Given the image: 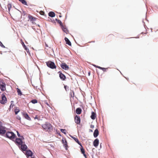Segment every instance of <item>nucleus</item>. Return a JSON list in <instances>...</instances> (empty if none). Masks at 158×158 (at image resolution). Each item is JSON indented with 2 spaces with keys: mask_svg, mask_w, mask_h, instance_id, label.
Returning a JSON list of instances; mask_svg holds the SVG:
<instances>
[{
  "mask_svg": "<svg viewBox=\"0 0 158 158\" xmlns=\"http://www.w3.org/2000/svg\"><path fill=\"white\" fill-rule=\"evenodd\" d=\"M42 127L43 129L46 131L51 132L53 130L52 125L48 122H46L44 124H42Z\"/></svg>",
  "mask_w": 158,
  "mask_h": 158,
  "instance_id": "1",
  "label": "nucleus"
},
{
  "mask_svg": "<svg viewBox=\"0 0 158 158\" xmlns=\"http://www.w3.org/2000/svg\"><path fill=\"white\" fill-rule=\"evenodd\" d=\"M6 137L12 140H13L16 137L15 135L12 132L8 131L6 133Z\"/></svg>",
  "mask_w": 158,
  "mask_h": 158,
  "instance_id": "2",
  "label": "nucleus"
},
{
  "mask_svg": "<svg viewBox=\"0 0 158 158\" xmlns=\"http://www.w3.org/2000/svg\"><path fill=\"white\" fill-rule=\"evenodd\" d=\"M47 66L52 69H55L56 68V66L55 63L52 61H49L46 62Z\"/></svg>",
  "mask_w": 158,
  "mask_h": 158,
  "instance_id": "3",
  "label": "nucleus"
},
{
  "mask_svg": "<svg viewBox=\"0 0 158 158\" xmlns=\"http://www.w3.org/2000/svg\"><path fill=\"white\" fill-rule=\"evenodd\" d=\"M6 84L2 80L0 81V89L1 91H4L6 90Z\"/></svg>",
  "mask_w": 158,
  "mask_h": 158,
  "instance_id": "4",
  "label": "nucleus"
},
{
  "mask_svg": "<svg viewBox=\"0 0 158 158\" xmlns=\"http://www.w3.org/2000/svg\"><path fill=\"white\" fill-rule=\"evenodd\" d=\"M23 139L22 138L21 139L18 138H16L15 139V143L19 147H20V145L24 142L22 141Z\"/></svg>",
  "mask_w": 158,
  "mask_h": 158,
  "instance_id": "5",
  "label": "nucleus"
},
{
  "mask_svg": "<svg viewBox=\"0 0 158 158\" xmlns=\"http://www.w3.org/2000/svg\"><path fill=\"white\" fill-rule=\"evenodd\" d=\"M25 155H26L27 158L29 156L32 157L33 155V153L30 150H26Z\"/></svg>",
  "mask_w": 158,
  "mask_h": 158,
  "instance_id": "6",
  "label": "nucleus"
},
{
  "mask_svg": "<svg viewBox=\"0 0 158 158\" xmlns=\"http://www.w3.org/2000/svg\"><path fill=\"white\" fill-rule=\"evenodd\" d=\"M75 122L77 124H80L81 122L80 118L79 116L76 115L74 118Z\"/></svg>",
  "mask_w": 158,
  "mask_h": 158,
  "instance_id": "7",
  "label": "nucleus"
},
{
  "mask_svg": "<svg viewBox=\"0 0 158 158\" xmlns=\"http://www.w3.org/2000/svg\"><path fill=\"white\" fill-rule=\"evenodd\" d=\"M20 147V148L23 151H26L27 148V146L25 144L24 142L21 144Z\"/></svg>",
  "mask_w": 158,
  "mask_h": 158,
  "instance_id": "8",
  "label": "nucleus"
},
{
  "mask_svg": "<svg viewBox=\"0 0 158 158\" xmlns=\"http://www.w3.org/2000/svg\"><path fill=\"white\" fill-rule=\"evenodd\" d=\"M6 133L5 127L0 125V134L3 135Z\"/></svg>",
  "mask_w": 158,
  "mask_h": 158,
  "instance_id": "9",
  "label": "nucleus"
},
{
  "mask_svg": "<svg viewBox=\"0 0 158 158\" xmlns=\"http://www.w3.org/2000/svg\"><path fill=\"white\" fill-rule=\"evenodd\" d=\"M7 101L6 98L5 96L4 95H2V100L0 101V102L2 104H5L6 103Z\"/></svg>",
  "mask_w": 158,
  "mask_h": 158,
  "instance_id": "10",
  "label": "nucleus"
},
{
  "mask_svg": "<svg viewBox=\"0 0 158 158\" xmlns=\"http://www.w3.org/2000/svg\"><path fill=\"white\" fill-rule=\"evenodd\" d=\"M61 67L63 69L65 70H67L69 69L68 66L65 63H62L61 64Z\"/></svg>",
  "mask_w": 158,
  "mask_h": 158,
  "instance_id": "11",
  "label": "nucleus"
},
{
  "mask_svg": "<svg viewBox=\"0 0 158 158\" xmlns=\"http://www.w3.org/2000/svg\"><path fill=\"white\" fill-rule=\"evenodd\" d=\"M59 73V77L63 81L65 80L66 78L65 76L62 73H60V72H58Z\"/></svg>",
  "mask_w": 158,
  "mask_h": 158,
  "instance_id": "12",
  "label": "nucleus"
},
{
  "mask_svg": "<svg viewBox=\"0 0 158 158\" xmlns=\"http://www.w3.org/2000/svg\"><path fill=\"white\" fill-rule=\"evenodd\" d=\"M61 27L63 31L64 32H65L66 34H68L69 33V31L66 28L65 26L63 25Z\"/></svg>",
  "mask_w": 158,
  "mask_h": 158,
  "instance_id": "13",
  "label": "nucleus"
},
{
  "mask_svg": "<svg viewBox=\"0 0 158 158\" xmlns=\"http://www.w3.org/2000/svg\"><path fill=\"white\" fill-rule=\"evenodd\" d=\"M99 144V140L96 139L93 142V145L95 147H97L98 145Z\"/></svg>",
  "mask_w": 158,
  "mask_h": 158,
  "instance_id": "14",
  "label": "nucleus"
},
{
  "mask_svg": "<svg viewBox=\"0 0 158 158\" xmlns=\"http://www.w3.org/2000/svg\"><path fill=\"white\" fill-rule=\"evenodd\" d=\"M28 18L29 20L32 23H34V21L35 20V18H34L32 16L29 15L28 16Z\"/></svg>",
  "mask_w": 158,
  "mask_h": 158,
  "instance_id": "15",
  "label": "nucleus"
},
{
  "mask_svg": "<svg viewBox=\"0 0 158 158\" xmlns=\"http://www.w3.org/2000/svg\"><path fill=\"white\" fill-rule=\"evenodd\" d=\"M99 135V131L97 129H96L94 131V136L95 138L97 137Z\"/></svg>",
  "mask_w": 158,
  "mask_h": 158,
  "instance_id": "16",
  "label": "nucleus"
},
{
  "mask_svg": "<svg viewBox=\"0 0 158 158\" xmlns=\"http://www.w3.org/2000/svg\"><path fill=\"white\" fill-rule=\"evenodd\" d=\"M96 117V115L95 113L92 112L91 113V115L90 117L92 119L94 120Z\"/></svg>",
  "mask_w": 158,
  "mask_h": 158,
  "instance_id": "17",
  "label": "nucleus"
},
{
  "mask_svg": "<svg viewBox=\"0 0 158 158\" xmlns=\"http://www.w3.org/2000/svg\"><path fill=\"white\" fill-rule=\"evenodd\" d=\"M72 138L74 139V140L77 143L80 145L81 147H82V145L81 143L79 142L78 139L77 138H76L75 137H73Z\"/></svg>",
  "mask_w": 158,
  "mask_h": 158,
  "instance_id": "18",
  "label": "nucleus"
},
{
  "mask_svg": "<svg viewBox=\"0 0 158 158\" xmlns=\"http://www.w3.org/2000/svg\"><path fill=\"white\" fill-rule=\"evenodd\" d=\"M64 40L65 41H66V44H68L70 46H71V42L68 38L65 37L64 38Z\"/></svg>",
  "mask_w": 158,
  "mask_h": 158,
  "instance_id": "19",
  "label": "nucleus"
},
{
  "mask_svg": "<svg viewBox=\"0 0 158 158\" xmlns=\"http://www.w3.org/2000/svg\"><path fill=\"white\" fill-rule=\"evenodd\" d=\"M81 109L80 108H78L76 110V113L77 114H80L81 113Z\"/></svg>",
  "mask_w": 158,
  "mask_h": 158,
  "instance_id": "20",
  "label": "nucleus"
},
{
  "mask_svg": "<svg viewBox=\"0 0 158 158\" xmlns=\"http://www.w3.org/2000/svg\"><path fill=\"white\" fill-rule=\"evenodd\" d=\"M81 152L84 155V156L86 158V155L85 154V151L84 149L83 148L82 146L81 148Z\"/></svg>",
  "mask_w": 158,
  "mask_h": 158,
  "instance_id": "21",
  "label": "nucleus"
},
{
  "mask_svg": "<svg viewBox=\"0 0 158 158\" xmlns=\"http://www.w3.org/2000/svg\"><path fill=\"white\" fill-rule=\"evenodd\" d=\"M23 115L24 117L27 119L28 120H30L31 119V118L29 117L27 113H24L23 114Z\"/></svg>",
  "mask_w": 158,
  "mask_h": 158,
  "instance_id": "22",
  "label": "nucleus"
},
{
  "mask_svg": "<svg viewBox=\"0 0 158 158\" xmlns=\"http://www.w3.org/2000/svg\"><path fill=\"white\" fill-rule=\"evenodd\" d=\"M48 15L50 17H53L55 16V13L54 12L51 11L49 13Z\"/></svg>",
  "mask_w": 158,
  "mask_h": 158,
  "instance_id": "23",
  "label": "nucleus"
},
{
  "mask_svg": "<svg viewBox=\"0 0 158 158\" xmlns=\"http://www.w3.org/2000/svg\"><path fill=\"white\" fill-rule=\"evenodd\" d=\"M70 97L73 98L74 96V93L73 90H71L70 94Z\"/></svg>",
  "mask_w": 158,
  "mask_h": 158,
  "instance_id": "24",
  "label": "nucleus"
},
{
  "mask_svg": "<svg viewBox=\"0 0 158 158\" xmlns=\"http://www.w3.org/2000/svg\"><path fill=\"white\" fill-rule=\"evenodd\" d=\"M22 4L24 5H27V2L25 0H19Z\"/></svg>",
  "mask_w": 158,
  "mask_h": 158,
  "instance_id": "25",
  "label": "nucleus"
},
{
  "mask_svg": "<svg viewBox=\"0 0 158 158\" xmlns=\"http://www.w3.org/2000/svg\"><path fill=\"white\" fill-rule=\"evenodd\" d=\"M19 111V110L18 107H16L15 110V114H17Z\"/></svg>",
  "mask_w": 158,
  "mask_h": 158,
  "instance_id": "26",
  "label": "nucleus"
},
{
  "mask_svg": "<svg viewBox=\"0 0 158 158\" xmlns=\"http://www.w3.org/2000/svg\"><path fill=\"white\" fill-rule=\"evenodd\" d=\"M21 44H22L23 47L25 49V50H27V48L26 47V46L25 45L24 42L22 41V40H21Z\"/></svg>",
  "mask_w": 158,
  "mask_h": 158,
  "instance_id": "27",
  "label": "nucleus"
},
{
  "mask_svg": "<svg viewBox=\"0 0 158 158\" xmlns=\"http://www.w3.org/2000/svg\"><path fill=\"white\" fill-rule=\"evenodd\" d=\"M17 91L18 95H20V96H21V95H22V93L20 90L18 88H17Z\"/></svg>",
  "mask_w": 158,
  "mask_h": 158,
  "instance_id": "28",
  "label": "nucleus"
},
{
  "mask_svg": "<svg viewBox=\"0 0 158 158\" xmlns=\"http://www.w3.org/2000/svg\"><path fill=\"white\" fill-rule=\"evenodd\" d=\"M56 21L57 22L60 24V25L61 27L63 25L62 24V23L61 21L60 20H58L57 19H56Z\"/></svg>",
  "mask_w": 158,
  "mask_h": 158,
  "instance_id": "29",
  "label": "nucleus"
},
{
  "mask_svg": "<svg viewBox=\"0 0 158 158\" xmlns=\"http://www.w3.org/2000/svg\"><path fill=\"white\" fill-rule=\"evenodd\" d=\"M31 102L33 104H35L38 102V101L37 100L35 99L31 100Z\"/></svg>",
  "mask_w": 158,
  "mask_h": 158,
  "instance_id": "30",
  "label": "nucleus"
},
{
  "mask_svg": "<svg viewBox=\"0 0 158 158\" xmlns=\"http://www.w3.org/2000/svg\"><path fill=\"white\" fill-rule=\"evenodd\" d=\"M7 7L8 8L9 11L10 9L11 8V7H12L10 3L8 4L7 5Z\"/></svg>",
  "mask_w": 158,
  "mask_h": 158,
  "instance_id": "31",
  "label": "nucleus"
},
{
  "mask_svg": "<svg viewBox=\"0 0 158 158\" xmlns=\"http://www.w3.org/2000/svg\"><path fill=\"white\" fill-rule=\"evenodd\" d=\"M64 88L65 90L67 91V90H69V87L67 86V85H64Z\"/></svg>",
  "mask_w": 158,
  "mask_h": 158,
  "instance_id": "32",
  "label": "nucleus"
},
{
  "mask_svg": "<svg viewBox=\"0 0 158 158\" xmlns=\"http://www.w3.org/2000/svg\"><path fill=\"white\" fill-rule=\"evenodd\" d=\"M17 135L19 137H21L22 139H24V138L23 136H20V134H19V132H18V131H17Z\"/></svg>",
  "mask_w": 158,
  "mask_h": 158,
  "instance_id": "33",
  "label": "nucleus"
},
{
  "mask_svg": "<svg viewBox=\"0 0 158 158\" xmlns=\"http://www.w3.org/2000/svg\"><path fill=\"white\" fill-rule=\"evenodd\" d=\"M62 141L64 142V146L65 147H66L67 146V141L66 140H65L64 142V141H63V140H62Z\"/></svg>",
  "mask_w": 158,
  "mask_h": 158,
  "instance_id": "34",
  "label": "nucleus"
},
{
  "mask_svg": "<svg viewBox=\"0 0 158 158\" xmlns=\"http://www.w3.org/2000/svg\"><path fill=\"white\" fill-rule=\"evenodd\" d=\"M0 46L3 48H5V46L0 41Z\"/></svg>",
  "mask_w": 158,
  "mask_h": 158,
  "instance_id": "35",
  "label": "nucleus"
},
{
  "mask_svg": "<svg viewBox=\"0 0 158 158\" xmlns=\"http://www.w3.org/2000/svg\"><path fill=\"white\" fill-rule=\"evenodd\" d=\"M60 131H61V132H62L64 133L65 134H66L65 132V129H61L60 130Z\"/></svg>",
  "mask_w": 158,
  "mask_h": 158,
  "instance_id": "36",
  "label": "nucleus"
},
{
  "mask_svg": "<svg viewBox=\"0 0 158 158\" xmlns=\"http://www.w3.org/2000/svg\"><path fill=\"white\" fill-rule=\"evenodd\" d=\"M102 69H102V70L104 72L106 71V70L108 69V68H103Z\"/></svg>",
  "mask_w": 158,
  "mask_h": 158,
  "instance_id": "37",
  "label": "nucleus"
},
{
  "mask_svg": "<svg viewBox=\"0 0 158 158\" xmlns=\"http://www.w3.org/2000/svg\"><path fill=\"white\" fill-rule=\"evenodd\" d=\"M14 106V105L12 104V103H11L10 106V109L11 108H13Z\"/></svg>",
  "mask_w": 158,
  "mask_h": 158,
  "instance_id": "38",
  "label": "nucleus"
},
{
  "mask_svg": "<svg viewBox=\"0 0 158 158\" xmlns=\"http://www.w3.org/2000/svg\"><path fill=\"white\" fill-rule=\"evenodd\" d=\"M102 68H103L101 67L100 66H99V67H98V69H101V70H102V69H103Z\"/></svg>",
  "mask_w": 158,
  "mask_h": 158,
  "instance_id": "39",
  "label": "nucleus"
},
{
  "mask_svg": "<svg viewBox=\"0 0 158 158\" xmlns=\"http://www.w3.org/2000/svg\"><path fill=\"white\" fill-rule=\"evenodd\" d=\"M17 118L19 120H20V118L19 116Z\"/></svg>",
  "mask_w": 158,
  "mask_h": 158,
  "instance_id": "40",
  "label": "nucleus"
},
{
  "mask_svg": "<svg viewBox=\"0 0 158 158\" xmlns=\"http://www.w3.org/2000/svg\"><path fill=\"white\" fill-rule=\"evenodd\" d=\"M96 68H98V67H99V66H96V65H95L94 66Z\"/></svg>",
  "mask_w": 158,
  "mask_h": 158,
  "instance_id": "41",
  "label": "nucleus"
},
{
  "mask_svg": "<svg viewBox=\"0 0 158 158\" xmlns=\"http://www.w3.org/2000/svg\"><path fill=\"white\" fill-rule=\"evenodd\" d=\"M94 127V126H93V125H91V127L93 128Z\"/></svg>",
  "mask_w": 158,
  "mask_h": 158,
  "instance_id": "42",
  "label": "nucleus"
},
{
  "mask_svg": "<svg viewBox=\"0 0 158 158\" xmlns=\"http://www.w3.org/2000/svg\"><path fill=\"white\" fill-rule=\"evenodd\" d=\"M141 34H146V33H143V32H142V33H141Z\"/></svg>",
  "mask_w": 158,
  "mask_h": 158,
  "instance_id": "43",
  "label": "nucleus"
},
{
  "mask_svg": "<svg viewBox=\"0 0 158 158\" xmlns=\"http://www.w3.org/2000/svg\"><path fill=\"white\" fill-rule=\"evenodd\" d=\"M35 118H37V116H35Z\"/></svg>",
  "mask_w": 158,
  "mask_h": 158,
  "instance_id": "44",
  "label": "nucleus"
},
{
  "mask_svg": "<svg viewBox=\"0 0 158 158\" xmlns=\"http://www.w3.org/2000/svg\"><path fill=\"white\" fill-rule=\"evenodd\" d=\"M0 53L1 54H2V52H0Z\"/></svg>",
  "mask_w": 158,
  "mask_h": 158,
  "instance_id": "45",
  "label": "nucleus"
},
{
  "mask_svg": "<svg viewBox=\"0 0 158 158\" xmlns=\"http://www.w3.org/2000/svg\"><path fill=\"white\" fill-rule=\"evenodd\" d=\"M61 17V15H59V17Z\"/></svg>",
  "mask_w": 158,
  "mask_h": 158,
  "instance_id": "46",
  "label": "nucleus"
},
{
  "mask_svg": "<svg viewBox=\"0 0 158 158\" xmlns=\"http://www.w3.org/2000/svg\"><path fill=\"white\" fill-rule=\"evenodd\" d=\"M42 13H44V12L43 11H41Z\"/></svg>",
  "mask_w": 158,
  "mask_h": 158,
  "instance_id": "47",
  "label": "nucleus"
},
{
  "mask_svg": "<svg viewBox=\"0 0 158 158\" xmlns=\"http://www.w3.org/2000/svg\"><path fill=\"white\" fill-rule=\"evenodd\" d=\"M90 131H92V130H90Z\"/></svg>",
  "mask_w": 158,
  "mask_h": 158,
  "instance_id": "48",
  "label": "nucleus"
},
{
  "mask_svg": "<svg viewBox=\"0 0 158 158\" xmlns=\"http://www.w3.org/2000/svg\"><path fill=\"white\" fill-rule=\"evenodd\" d=\"M42 14H43V13H42V14H41V15H42Z\"/></svg>",
  "mask_w": 158,
  "mask_h": 158,
  "instance_id": "49",
  "label": "nucleus"
},
{
  "mask_svg": "<svg viewBox=\"0 0 158 158\" xmlns=\"http://www.w3.org/2000/svg\"><path fill=\"white\" fill-rule=\"evenodd\" d=\"M42 14H43V13H42V14H41V15H42Z\"/></svg>",
  "mask_w": 158,
  "mask_h": 158,
  "instance_id": "50",
  "label": "nucleus"
}]
</instances>
